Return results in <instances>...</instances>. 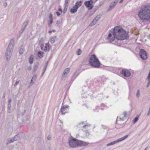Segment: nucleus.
<instances>
[{
    "instance_id": "obj_1",
    "label": "nucleus",
    "mask_w": 150,
    "mask_h": 150,
    "mask_svg": "<svg viewBox=\"0 0 150 150\" xmlns=\"http://www.w3.org/2000/svg\"><path fill=\"white\" fill-rule=\"evenodd\" d=\"M142 21H148L150 20V5L144 6L142 7L138 14Z\"/></svg>"
},
{
    "instance_id": "obj_2",
    "label": "nucleus",
    "mask_w": 150,
    "mask_h": 150,
    "mask_svg": "<svg viewBox=\"0 0 150 150\" xmlns=\"http://www.w3.org/2000/svg\"><path fill=\"white\" fill-rule=\"evenodd\" d=\"M113 31L115 38L118 40H123L128 37V33L122 28L116 27L114 29Z\"/></svg>"
},
{
    "instance_id": "obj_3",
    "label": "nucleus",
    "mask_w": 150,
    "mask_h": 150,
    "mask_svg": "<svg viewBox=\"0 0 150 150\" xmlns=\"http://www.w3.org/2000/svg\"><path fill=\"white\" fill-rule=\"evenodd\" d=\"M14 39H13L10 40L8 47L6 51L5 57L7 61L9 60L11 56L14 45Z\"/></svg>"
},
{
    "instance_id": "obj_4",
    "label": "nucleus",
    "mask_w": 150,
    "mask_h": 150,
    "mask_svg": "<svg viewBox=\"0 0 150 150\" xmlns=\"http://www.w3.org/2000/svg\"><path fill=\"white\" fill-rule=\"evenodd\" d=\"M89 62L90 65L95 68H99L100 66V62L95 54L91 56Z\"/></svg>"
},
{
    "instance_id": "obj_5",
    "label": "nucleus",
    "mask_w": 150,
    "mask_h": 150,
    "mask_svg": "<svg viewBox=\"0 0 150 150\" xmlns=\"http://www.w3.org/2000/svg\"><path fill=\"white\" fill-rule=\"evenodd\" d=\"M79 140L75 138H73L69 140L68 143L69 146L72 148H75L79 146Z\"/></svg>"
},
{
    "instance_id": "obj_6",
    "label": "nucleus",
    "mask_w": 150,
    "mask_h": 150,
    "mask_svg": "<svg viewBox=\"0 0 150 150\" xmlns=\"http://www.w3.org/2000/svg\"><path fill=\"white\" fill-rule=\"evenodd\" d=\"M107 39L110 42L113 41L115 38V34L113 30L109 31Z\"/></svg>"
},
{
    "instance_id": "obj_7",
    "label": "nucleus",
    "mask_w": 150,
    "mask_h": 150,
    "mask_svg": "<svg viewBox=\"0 0 150 150\" xmlns=\"http://www.w3.org/2000/svg\"><path fill=\"white\" fill-rule=\"evenodd\" d=\"M128 137V135H126L125 136L123 137H122L119 138L117 140L113 142H112L110 143H108L107 144V146H110L112 145H114L117 143L120 142L123 140H124L125 139H126Z\"/></svg>"
},
{
    "instance_id": "obj_8",
    "label": "nucleus",
    "mask_w": 150,
    "mask_h": 150,
    "mask_svg": "<svg viewBox=\"0 0 150 150\" xmlns=\"http://www.w3.org/2000/svg\"><path fill=\"white\" fill-rule=\"evenodd\" d=\"M139 55L142 60H145L147 58V56L146 51L143 49L140 50Z\"/></svg>"
},
{
    "instance_id": "obj_9",
    "label": "nucleus",
    "mask_w": 150,
    "mask_h": 150,
    "mask_svg": "<svg viewBox=\"0 0 150 150\" xmlns=\"http://www.w3.org/2000/svg\"><path fill=\"white\" fill-rule=\"evenodd\" d=\"M93 1L92 0L86 1L84 2V5L89 10L91 9L93 6Z\"/></svg>"
},
{
    "instance_id": "obj_10",
    "label": "nucleus",
    "mask_w": 150,
    "mask_h": 150,
    "mask_svg": "<svg viewBox=\"0 0 150 150\" xmlns=\"http://www.w3.org/2000/svg\"><path fill=\"white\" fill-rule=\"evenodd\" d=\"M101 18V15H98L90 24V26H92L95 25Z\"/></svg>"
},
{
    "instance_id": "obj_11",
    "label": "nucleus",
    "mask_w": 150,
    "mask_h": 150,
    "mask_svg": "<svg viewBox=\"0 0 150 150\" xmlns=\"http://www.w3.org/2000/svg\"><path fill=\"white\" fill-rule=\"evenodd\" d=\"M121 73L122 75H131L130 71L127 69H122Z\"/></svg>"
},
{
    "instance_id": "obj_12",
    "label": "nucleus",
    "mask_w": 150,
    "mask_h": 150,
    "mask_svg": "<svg viewBox=\"0 0 150 150\" xmlns=\"http://www.w3.org/2000/svg\"><path fill=\"white\" fill-rule=\"evenodd\" d=\"M79 146H85L89 144H92V143H90L88 142H85L83 141L79 140Z\"/></svg>"
},
{
    "instance_id": "obj_13",
    "label": "nucleus",
    "mask_w": 150,
    "mask_h": 150,
    "mask_svg": "<svg viewBox=\"0 0 150 150\" xmlns=\"http://www.w3.org/2000/svg\"><path fill=\"white\" fill-rule=\"evenodd\" d=\"M20 139V137L18 136V134L16 135L14 137H13L10 140V141L8 142V143H10L11 142H12L15 141L19 140Z\"/></svg>"
},
{
    "instance_id": "obj_14",
    "label": "nucleus",
    "mask_w": 150,
    "mask_h": 150,
    "mask_svg": "<svg viewBox=\"0 0 150 150\" xmlns=\"http://www.w3.org/2000/svg\"><path fill=\"white\" fill-rule=\"evenodd\" d=\"M23 114H18L17 119L18 121L20 123L22 122H23Z\"/></svg>"
},
{
    "instance_id": "obj_15",
    "label": "nucleus",
    "mask_w": 150,
    "mask_h": 150,
    "mask_svg": "<svg viewBox=\"0 0 150 150\" xmlns=\"http://www.w3.org/2000/svg\"><path fill=\"white\" fill-rule=\"evenodd\" d=\"M69 107V106L68 105H67L65 106L64 105L62 106L60 110L61 113L62 114L64 115L65 113V112H64L65 111L66 109L68 108Z\"/></svg>"
},
{
    "instance_id": "obj_16",
    "label": "nucleus",
    "mask_w": 150,
    "mask_h": 150,
    "mask_svg": "<svg viewBox=\"0 0 150 150\" xmlns=\"http://www.w3.org/2000/svg\"><path fill=\"white\" fill-rule=\"evenodd\" d=\"M50 45L49 43H46L45 44L44 51L45 52L49 51L50 49Z\"/></svg>"
},
{
    "instance_id": "obj_17",
    "label": "nucleus",
    "mask_w": 150,
    "mask_h": 150,
    "mask_svg": "<svg viewBox=\"0 0 150 150\" xmlns=\"http://www.w3.org/2000/svg\"><path fill=\"white\" fill-rule=\"evenodd\" d=\"M78 7L76 6H74L70 10V11L72 13H74L77 11Z\"/></svg>"
},
{
    "instance_id": "obj_18",
    "label": "nucleus",
    "mask_w": 150,
    "mask_h": 150,
    "mask_svg": "<svg viewBox=\"0 0 150 150\" xmlns=\"http://www.w3.org/2000/svg\"><path fill=\"white\" fill-rule=\"evenodd\" d=\"M44 53L43 52H41V51H39L38 52L37 54V55L40 58H42L43 57Z\"/></svg>"
},
{
    "instance_id": "obj_19",
    "label": "nucleus",
    "mask_w": 150,
    "mask_h": 150,
    "mask_svg": "<svg viewBox=\"0 0 150 150\" xmlns=\"http://www.w3.org/2000/svg\"><path fill=\"white\" fill-rule=\"evenodd\" d=\"M70 69L69 68H67L65 69L63 72V75H65V74H67L69 71Z\"/></svg>"
},
{
    "instance_id": "obj_20",
    "label": "nucleus",
    "mask_w": 150,
    "mask_h": 150,
    "mask_svg": "<svg viewBox=\"0 0 150 150\" xmlns=\"http://www.w3.org/2000/svg\"><path fill=\"white\" fill-rule=\"evenodd\" d=\"M56 38V36H54L51 38L50 39V42L52 44H53Z\"/></svg>"
},
{
    "instance_id": "obj_21",
    "label": "nucleus",
    "mask_w": 150,
    "mask_h": 150,
    "mask_svg": "<svg viewBox=\"0 0 150 150\" xmlns=\"http://www.w3.org/2000/svg\"><path fill=\"white\" fill-rule=\"evenodd\" d=\"M28 22L29 20H26L23 23V25L22 26H23L25 28L26 27L27 25Z\"/></svg>"
},
{
    "instance_id": "obj_22",
    "label": "nucleus",
    "mask_w": 150,
    "mask_h": 150,
    "mask_svg": "<svg viewBox=\"0 0 150 150\" xmlns=\"http://www.w3.org/2000/svg\"><path fill=\"white\" fill-rule=\"evenodd\" d=\"M82 2V1H78L76 3L75 5L74 6H76V7H78V8L79 7L81 6V3Z\"/></svg>"
},
{
    "instance_id": "obj_23",
    "label": "nucleus",
    "mask_w": 150,
    "mask_h": 150,
    "mask_svg": "<svg viewBox=\"0 0 150 150\" xmlns=\"http://www.w3.org/2000/svg\"><path fill=\"white\" fill-rule=\"evenodd\" d=\"M33 55H31L29 58V62L30 64L33 63Z\"/></svg>"
},
{
    "instance_id": "obj_24",
    "label": "nucleus",
    "mask_w": 150,
    "mask_h": 150,
    "mask_svg": "<svg viewBox=\"0 0 150 150\" xmlns=\"http://www.w3.org/2000/svg\"><path fill=\"white\" fill-rule=\"evenodd\" d=\"M115 5H116L114 3H111L110 4V6H109V10H110L112 9V8H114Z\"/></svg>"
},
{
    "instance_id": "obj_25",
    "label": "nucleus",
    "mask_w": 150,
    "mask_h": 150,
    "mask_svg": "<svg viewBox=\"0 0 150 150\" xmlns=\"http://www.w3.org/2000/svg\"><path fill=\"white\" fill-rule=\"evenodd\" d=\"M24 51V46H21L20 50H19V53L21 54H22L23 53Z\"/></svg>"
},
{
    "instance_id": "obj_26",
    "label": "nucleus",
    "mask_w": 150,
    "mask_h": 150,
    "mask_svg": "<svg viewBox=\"0 0 150 150\" xmlns=\"http://www.w3.org/2000/svg\"><path fill=\"white\" fill-rule=\"evenodd\" d=\"M47 64H48V63H47V62L46 64L45 65H44V67H43V71L42 73V75L44 74L45 70H46V69H47Z\"/></svg>"
},
{
    "instance_id": "obj_27",
    "label": "nucleus",
    "mask_w": 150,
    "mask_h": 150,
    "mask_svg": "<svg viewBox=\"0 0 150 150\" xmlns=\"http://www.w3.org/2000/svg\"><path fill=\"white\" fill-rule=\"evenodd\" d=\"M138 120V117L137 116L135 117L133 121V123H135Z\"/></svg>"
},
{
    "instance_id": "obj_28",
    "label": "nucleus",
    "mask_w": 150,
    "mask_h": 150,
    "mask_svg": "<svg viewBox=\"0 0 150 150\" xmlns=\"http://www.w3.org/2000/svg\"><path fill=\"white\" fill-rule=\"evenodd\" d=\"M136 96L137 97L139 98L140 96V91L139 90H138L137 91Z\"/></svg>"
},
{
    "instance_id": "obj_29",
    "label": "nucleus",
    "mask_w": 150,
    "mask_h": 150,
    "mask_svg": "<svg viewBox=\"0 0 150 150\" xmlns=\"http://www.w3.org/2000/svg\"><path fill=\"white\" fill-rule=\"evenodd\" d=\"M53 21V19H50L49 20V22L48 23V25L49 26H50L52 24Z\"/></svg>"
},
{
    "instance_id": "obj_30",
    "label": "nucleus",
    "mask_w": 150,
    "mask_h": 150,
    "mask_svg": "<svg viewBox=\"0 0 150 150\" xmlns=\"http://www.w3.org/2000/svg\"><path fill=\"white\" fill-rule=\"evenodd\" d=\"M25 28L23 26H22L21 28L20 31V32L21 33H22L25 30Z\"/></svg>"
},
{
    "instance_id": "obj_31",
    "label": "nucleus",
    "mask_w": 150,
    "mask_h": 150,
    "mask_svg": "<svg viewBox=\"0 0 150 150\" xmlns=\"http://www.w3.org/2000/svg\"><path fill=\"white\" fill-rule=\"evenodd\" d=\"M69 0H65L64 5L65 6H67V4L69 3Z\"/></svg>"
},
{
    "instance_id": "obj_32",
    "label": "nucleus",
    "mask_w": 150,
    "mask_h": 150,
    "mask_svg": "<svg viewBox=\"0 0 150 150\" xmlns=\"http://www.w3.org/2000/svg\"><path fill=\"white\" fill-rule=\"evenodd\" d=\"M87 88V87H85V89H82V92L83 93H85L87 92V91L86 90V89Z\"/></svg>"
},
{
    "instance_id": "obj_33",
    "label": "nucleus",
    "mask_w": 150,
    "mask_h": 150,
    "mask_svg": "<svg viewBox=\"0 0 150 150\" xmlns=\"http://www.w3.org/2000/svg\"><path fill=\"white\" fill-rule=\"evenodd\" d=\"M81 50L80 49H79L78 50V51L77 54L78 55H79L81 54Z\"/></svg>"
},
{
    "instance_id": "obj_34",
    "label": "nucleus",
    "mask_w": 150,
    "mask_h": 150,
    "mask_svg": "<svg viewBox=\"0 0 150 150\" xmlns=\"http://www.w3.org/2000/svg\"><path fill=\"white\" fill-rule=\"evenodd\" d=\"M37 76H33L32 79L35 82L36 80Z\"/></svg>"
},
{
    "instance_id": "obj_35",
    "label": "nucleus",
    "mask_w": 150,
    "mask_h": 150,
    "mask_svg": "<svg viewBox=\"0 0 150 150\" xmlns=\"http://www.w3.org/2000/svg\"><path fill=\"white\" fill-rule=\"evenodd\" d=\"M20 80H17L16 81V82L15 84L14 85V86L15 87H16V85L18 84L19 83V82Z\"/></svg>"
},
{
    "instance_id": "obj_36",
    "label": "nucleus",
    "mask_w": 150,
    "mask_h": 150,
    "mask_svg": "<svg viewBox=\"0 0 150 150\" xmlns=\"http://www.w3.org/2000/svg\"><path fill=\"white\" fill-rule=\"evenodd\" d=\"M85 133H86V137H88L89 136L90 134L88 132L87 130H86L85 131Z\"/></svg>"
},
{
    "instance_id": "obj_37",
    "label": "nucleus",
    "mask_w": 150,
    "mask_h": 150,
    "mask_svg": "<svg viewBox=\"0 0 150 150\" xmlns=\"http://www.w3.org/2000/svg\"><path fill=\"white\" fill-rule=\"evenodd\" d=\"M67 6H65V7L64 9V10H63V12L64 13H65L66 11H67Z\"/></svg>"
},
{
    "instance_id": "obj_38",
    "label": "nucleus",
    "mask_w": 150,
    "mask_h": 150,
    "mask_svg": "<svg viewBox=\"0 0 150 150\" xmlns=\"http://www.w3.org/2000/svg\"><path fill=\"white\" fill-rule=\"evenodd\" d=\"M52 16H53V15L51 13H50L49 14V17L50 19H53Z\"/></svg>"
},
{
    "instance_id": "obj_39",
    "label": "nucleus",
    "mask_w": 150,
    "mask_h": 150,
    "mask_svg": "<svg viewBox=\"0 0 150 150\" xmlns=\"http://www.w3.org/2000/svg\"><path fill=\"white\" fill-rule=\"evenodd\" d=\"M34 82H35V81H33V80L32 79H31L30 82V85L31 86L32 85H33V84L34 83Z\"/></svg>"
},
{
    "instance_id": "obj_40",
    "label": "nucleus",
    "mask_w": 150,
    "mask_h": 150,
    "mask_svg": "<svg viewBox=\"0 0 150 150\" xmlns=\"http://www.w3.org/2000/svg\"><path fill=\"white\" fill-rule=\"evenodd\" d=\"M127 112L126 111H124L123 112V115H124V117H126V115H127Z\"/></svg>"
},
{
    "instance_id": "obj_41",
    "label": "nucleus",
    "mask_w": 150,
    "mask_h": 150,
    "mask_svg": "<svg viewBox=\"0 0 150 150\" xmlns=\"http://www.w3.org/2000/svg\"><path fill=\"white\" fill-rule=\"evenodd\" d=\"M130 76H122V77L125 79H126V78L129 77Z\"/></svg>"
},
{
    "instance_id": "obj_42",
    "label": "nucleus",
    "mask_w": 150,
    "mask_h": 150,
    "mask_svg": "<svg viewBox=\"0 0 150 150\" xmlns=\"http://www.w3.org/2000/svg\"><path fill=\"white\" fill-rule=\"evenodd\" d=\"M101 126L102 127V128L104 129H106L107 127L106 126L103 125H101Z\"/></svg>"
},
{
    "instance_id": "obj_43",
    "label": "nucleus",
    "mask_w": 150,
    "mask_h": 150,
    "mask_svg": "<svg viewBox=\"0 0 150 150\" xmlns=\"http://www.w3.org/2000/svg\"><path fill=\"white\" fill-rule=\"evenodd\" d=\"M27 69L29 71H30L31 69V66H28L27 67Z\"/></svg>"
},
{
    "instance_id": "obj_44",
    "label": "nucleus",
    "mask_w": 150,
    "mask_h": 150,
    "mask_svg": "<svg viewBox=\"0 0 150 150\" xmlns=\"http://www.w3.org/2000/svg\"><path fill=\"white\" fill-rule=\"evenodd\" d=\"M7 112L8 113H11V108H8Z\"/></svg>"
},
{
    "instance_id": "obj_45",
    "label": "nucleus",
    "mask_w": 150,
    "mask_h": 150,
    "mask_svg": "<svg viewBox=\"0 0 150 150\" xmlns=\"http://www.w3.org/2000/svg\"><path fill=\"white\" fill-rule=\"evenodd\" d=\"M56 13L57 14V15L58 16H59L60 15V13L58 11L56 12Z\"/></svg>"
},
{
    "instance_id": "obj_46",
    "label": "nucleus",
    "mask_w": 150,
    "mask_h": 150,
    "mask_svg": "<svg viewBox=\"0 0 150 150\" xmlns=\"http://www.w3.org/2000/svg\"><path fill=\"white\" fill-rule=\"evenodd\" d=\"M11 105L10 103H8V108H11Z\"/></svg>"
},
{
    "instance_id": "obj_47",
    "label": "nucleus",
    "mask_w": 150,
    "mask_h": 150,
    "mask_svg": "<svg viewBox=\"0 0 150 150\" xmlns=\"http://www.w3.org/2000/svg\"><path fill=\"white\" fill-rule=\"evenodd\" d=\"M150 81H148V83L147 85L146 86V87L148 88V87H149V85H150Z\"/></svg>"
},
{
    "instance_id": "obj_48",
    "label": "nucleus",
    "mask_w": 150,
    "mask_h": 150,
    "mask_svg": "<svg viewBox=\"0 0 150 150\" xmlns=\"http://www.w3.org/2000/svg\"><path fill=\"white\" fill-rule=\"evenodd\" d=\"M147 79L148 80V81H150V76H148Z\"/></svg>"
},
{
    "instance_id": "obj_49",
    "label": "nucleus",
    "mask_w": 150,
    "mask_h": 150,
    "mask_svg": "<svg viewBox=\"0 0 150 150\" xmlns=\"http://www.w3.org/2000/svg\"><path fill=\"white\" fill-rule=\"evenodd\" d=\"M90 126V125H83V128H85L86 127V126Z\"/></svg>"
},
{
    "instance_id": "obj_50",
    "label": "nucleus",
    "mask_w": 150,
    "mask_h": 150,
    "mask_svg": "<svg viewBox=\"0 0 150 150\" xmlns=\"http://www.w3.org/2000/svg\"><path fill=\"white\" fill-rule=\"evenodd\" d=\"M11 99H10L8 100V103H10L11 104Z\"/></svg>"
},
{
    "instance_id": "obj_51",
    "label": "nucleus",
    "mask_w": 150,
    "mask_h": 150,
    "mask_svg": "<svg viewBox=\"0 0 150 150\" xmlns=\"http://www.w3.org/2000/svg\"><path fill=\"white\" fill-rule=\"evenodd\" d=\"M118 1L117 0H115L113 3H114L116 5V3Z\"/></svg>"
},
{
    "instance_id": "obj_52",
    "label": "nucleus",
    "mask_w": 150,
    "mask_h": 150,
    "mask_svg": "<svg viewBox=\"0 0 150 150\" xmlns=\"http://www.w3.org/2000/svg\"><path fill=\"white\" fill-rule=\"evenodd\" d=\"M58 11L60 12H61V13L62 12V9L60 8H59L58 9Z\"/></svg>"
},
{
    "instance_id": "obj_53",
    "label": "nucleus",
    "mask_w": 150,
    "mask_h": 150,
    "mask_svg": "<svg viewBox=\"0 0 150 150\" xmlns=\"http://www.w3.org/2000/svg\"><path fill=\"white\" fill-rule=\"evenodd\" d=\"M59 21H56V24L57 25H58L59 24Z\"/></svg>"
},
{
    "instance_id": "obj_54",
    "label": "nucleus",
    "mask_w": 150,
    "mask_h": 150,
    "mask_svg": "<svg viewBox=\"0 0 150 150\" xmlns=\"http://www.w3.org/2000/svg\"><path fill=\"white\" fill-rule=\"evenodd\" d=\"M51 137L49 135L48 136L47 138L48 140L50 139H51Z\"/></svg>"
},
{
    "instance_id": "obj_55",
    "label": "nucleus",
    "mask_w": 150,
    "mask_h": 150,
    "mask_svg": "<svg viewBox=\"0 0 150 150\" xmlns=\"http://www.w3.org/2000/svg\"><path fill=\"white\" fill-rule=\"evenodd\" d=\"M150 114V111H149V110H148V112L147 114V116H149Z\"/></svg>"
},
{
    "instance_id": "obj_56",
    "label": "nucleus",
    "mask_w": 150,
    "mask_h": 150,
    "mask_svg": "<svg viewBox=\"0 0 150 150\" xmlns=\"http://www.w3.org/2000/svg\"><path fill=\"white\" fill-rule=\"evenodd\" d=\"M120 120H122V121H123L124 120V118H120Z\"/></svg>"
},
{
    "instance_id": "obj_57",
    "label": "nucleus",
    "mask_w": 150,
    "mask_h": 150,
    "mask_svg": "<svg viewBox=\"0 0 150 150\" xmlns=\"http://www.w3.org/2000/svg\"><path fill=\"white\" fill-rule=\"evenodd\" d=\"M52 31L51 30H49L48 32V33L49 34L51 33H52Z\"/></svg>"
},
{
    "instance_id": "obj_58",
    "label": "nucleus",
    "mask_w": 150,
    "mask_h": 150,
    "mask_svg": "<svg viewBox=\"0 0 150 150\" xmlns=\"http://www.w3.org/2000/svg\"><path fill=\"white\" fill-rule=\"evenodd\" d=\"M123 1V0H121L120 2H119V3H122Z\"/></svg>"
},
{
    "instance_id": "obj_59",
    "label": "nucleus",
    "mask_w": 150,
    "mask_h": 150,
    "mask_svg": "<svg viewBox=\"0 0 150 150\" xmlns=\"http://www.w3.org/2000/svg\"><path fill=\"white\" fill-rule=\"evenodd\" d=\"M65 77V76H63L62 77V79H63Z\"/></svg>"
},
{
    "instance_id": "obj_60",
    "label": "nucleus",
    "mask_w": 150,
    "mask_h": 150,
    "mask_svg": "<svg viewBox=\"0 0 150 150\" xmlns=\"http://www.w3.org/2000/svg\"><path fill=\"white\" fill-rule=\"evenodd\" d=\"M52 31L53 32H54L56 31L55 30H53Z\"/></svg>"
},
{
    "instance_id": "obj_61",
    "label": "nucleus",
    "mask_w": 150,
    "mask_h": 150,
    "mask_svg": "<svg viewBox=\"0 0 150 150\" xmlns=\"http://www.w3.org/2000/svg\"><path fill=\"white\" fill-rule=\"evenodd\" d=\"M148 75H150V69L149 70V74H148Z\"/></svg>"
},
{
    "instance_id": "obj_62",
    "label": "nucleus",
    "mask_w": 150,
    "mask_h": 150,
    "mask_svg": "<svg viewBox=\"0 0 150 150\" xmlns=\"http://www.w3.org/2000/svg\"><path fill=\"white\" fill-rule=\"evenodd\" d=\"M104 108H101V109L103 110Z\"/></svg>"
},
{
    "instance_id": "obj_63",
    "label": "nucleus",
    "mask_w": 150,
    "mask_h": 150,
    "mask_svg": "<svg viewBox=\"0 0 150 150\" xmlns=\"http://www.w3.org/2000/svg\"><path fill=\"white\" fill-rule=\"evenodd\" d=\"M144 150H147V149L146 148Z\"/></svg>"
},
{
    "instance_id": "obj_64",
    "label": "nucleus",
    "mask_w": 150,
    "mask_h": 150,
    "mask_svg": "<svg viewBox=\"0 0 150 150\" xmlns=\"http://www.w3.org/2000/svg\"><path fill=\"white\" fill-rule=\"evenodd\" d=\"M84 122H81V123H82V124H83L84 123Z\"/></svg>"
}]
</instances>
